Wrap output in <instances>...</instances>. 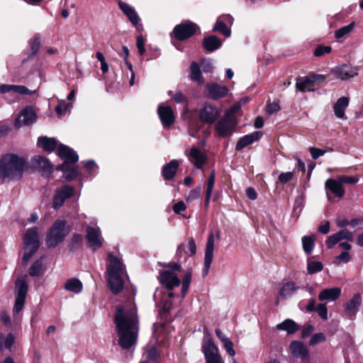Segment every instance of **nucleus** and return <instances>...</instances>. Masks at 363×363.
<instances>
[{"mask_svg": "<svg viewBox=\"0 0 363 363\" xmlns=\"http://www.w3.org/2000/svg\"><path fill=\"white\" fill-rule=\"evenodd\" d=\"M118 336V345L124 350H129L137 342L139 331L137 308L134 303L118 307L114 318Z\"/></svg>", "mask_w": 363, "mask_h": 363, "instance_id": "1", "label": "nucleus"}, {"mask_svg": "<svg viewBox=\"0 0 363 363\" xmlns=\"http://www.w3.org/2000/svg\"><path fill=\"white\" fill-rule=\"evenodd\" d=\"M25 160L16 155H6L0 160V178L4 180H17L22 177Z\"/></svg>", "mask_w": 363, "mask_h": 363, "instance_id": "2", "label": "nucleus"}, {"mask_svg": "<svg viewBox=\"0 0 363 363\" xmlns=\"http://www.w3.org/2000/svg\"><path fill=\"white\" fill-rule=\"evenodd\" d=\"M109 264L107 266L108 283L111 291L117 294L123 289L125 266L112 253L108 254Z\"/></svg>", "mask_w": 363, "mask_h": 363, "instance_id": "3", "label": "nucleus"}, {"mask_svg": "<svg viewBox=\"0 0 363 363\" xmlns=\"http://www.w3.org/2000/svg\"><path fill=\"white\" fill-rule=\"evenodd\" d=\"M69 231L70 228L66 220H56L46 235L45 244L48 247H55L65 239Z\"/></svg>", "mask_w": 363, "mask_h": 363, "instance_id": "4", "label": "nucleus"}, {"mask_svg": "<svg viewBox=\"0 0 363 363\" xmlns=\"http://www.w3.org/2000/svg\"><path fill=\"white\" fill-rule=\"evenodd\" d=\"M23 242L25 249L22 262L26 264L30 260L40 247L38 228L35 227L28 229L24 235Z\"/></svg>", "mask_w": 363, "mask_h": 363, "instance_id": "5", "label": "nucleus"}, {"mask_svg": "<svg viewBox=\"0 0 363 363\" xmlns=\"http://www.w3.org/2000/svg\"><path fill=\"white\" fill-rule=\"evenodd\" d=\"M206 363H224L218 347L211 338H204L201 347Z\"/></svg>", "mask_w": 363, "mask_h": 363, "instance_id": "6", "label": "nucleus"}, {"mask_svg": "<svg viewBox=\"0 0 363 363\" xmlns=\"http://www.w3.org/2000/svg\"><path fill=\"white\" fill-rule=\"evenodd\" d=\"M236 125V121L233 114H226L216 125V131L219 136H230Z\"/></svg>", "mask_w": 363, "mask_h": 363, "instance_id": "7", "label": "nucleus"}, {"mask_svg": "<svg viewBox=\"0 0 363 363\" xmlns=\"http://www.w3.org/2000/svg\"><path fill=\"white\" fill-rule=\"evenodd\" d=\"M199 28L198 26L191 22L186 21L177 25L173 31V35L179 40H184L191 37Z\"/></svg>", "mask_w": 363, "mask_h": 363, "instance_id": "8", "label": "nucleus"}, {"mask_svg": "<svg viewBox=\"0 0 363 363\" xmlns=\"http://www.w3.org/2000/svg\"><path fill=\"white\" fill-rule=\"evenodd\" d=\"M16 301L13 307V312L18 313L22 311L28 291V285L23 279H18L16 284Z\"/></svg>", "mask_w": 363, "mask_h": 363, "instance_id": "9", "label": "nucleus"}, {"mask_svg": "<svg viewBox=\"0 0 363 363\" xmlns=\"http://www.w3.org/2000/svg\"><path fill=\"white\" fill-rule=\"evenodd\" d=\"M86 238L88 247L93 250L99 249L103 245V238L99 228L87 226Z\"/></svg>", "mask_w": 363, "mask_h": 363, "instance_id": "10", "label": "nucleus"}, {"mask_svg": "<svg viewBox=\"0 0 363 363\" xmlns=\"http://www.w3.org/2000/svg\"><path fill=\"white\" fill-rule=\"evenodd\" d=\"M342 240L352 242L354 240V234L347 228H344L330 235L325 240V245L328 249L333 248Z\"/></svg>", "mask_w": 363, "mask_h": 363, "instance_id": "11", "label": "nucleus"}, {"mask_svg": "<svg viewBox=\"0 0 363 363\" xmlns=\"http://www.w3.org/2000/svg\"><path fill=\"white\" fill-rule=\"evenodd\" d=\"M160 283L168 290H172L179 286L181 281L178 276L172 271L165 270L160 272Z\"/></svg>", "mask_w": 363, "mask_h": 363, "instance_id": "12", "label": "nucleus"}, {"mask_svg": "<svg viewBox=\"0 0 363 363\" xmlns=\"http://www.w3.org/2000/svg\"><path fill=\"white\" fill-rule=\"evenodd\" d=\"M74 194V188L69 185L62 186L56 191L52 201V208L55 210L59 209L63 206L65 201Z\"/></svg>", "mask_w": 363, "mask_h": 363, "instance_id": "13", "label": "nucleus"}, {"mask_svg": "<svg viewBox=\"0 0 363 363\" xmlns=\"http://www.w3.org/2000/svg\"><path fill=\"white\" fill-rule=\"evenodd\" d=\"M220 116L219 111L210 104L203 105L199 111V118L203 123L213 124Z\"/></svg>", "mask_w": 363, "mask_h": 363, "instance_id": "14", "label": "nucleus"}, {"mask_svg": "<svg viewBox=\"0 0 363 363\" xmlns=\"http://www.w3.org/2000/svg\"><path fill=\"white\" fill-rule=\"evenodd\" d=\"M213 250H214V237L213 234H211L207 240L206 250H205V258L204 264L202 269L203 277H206L209 272V269L213 258Z\"/></svg>", "mask_w": 363, "mask_h": 363, "instance_id": "15", "label": "nucleus"}, {"mask_svg": "<svg viewBox=\"0 0 363 363\" xmlns=\"http://www.w3.org/2000/svg\"><path fill=\"white\" fill-rule=\"evenodd\" d=\"M36 119L37 116L33 109L30 106H27L21 111V114L15 122V125L17 128H20L23 125H30L33 123Z\"/></svg>", "mask_w": 363, "mask_h": 363, "instance_id": "16", "label": "nucleus"}, {"mask_svg": "<svg viewBox=\"0 0 363 363\" xmlns=\"http://www.w3.org/2000/svg\"><path fill=\"white\" fill-rule=\"evenodd\" d=\"M157 113L164 127L168 128L174 123L175 116L169 106L159 105Z\"/></svg>", "mask_w": 363, "mask_h": 363, "instance_id": "17", "label": "nucleus"}, {"mask_svg": "<svg viewBox=\"0 0 363 363\" xmlns=\"http://www.w3.org/2000/svg\"><path fill=\"white\" fill-rule=\"evenodd\" d=\"M334 76L341 80H347L357 75V69L350 65H343L333 69Z\"/></svg>", "mask_w": 363, "mask_h": 363, "instance_id": "18", "label": "nucleus"}, {"mask_svg": "<svg viewBox=\"0 0 363 363\" xmlns=\"http://www.w3.org/2000/svg\"><path fill=\"white\" fill-rule=\"evenodd\" d=\"M58 156L64 160L63 164H69L78 161L79 157L76 152L65 145L60 144L57 148Z\"/></svg>", "mask_w": 363, "mask_h": 363, "instance_id": "19", "label": "nucleus"}, {"mask_svg": "<svg viewBox=\"0 0 363 363\" xmlns=\"http://www.w3.org/2000/svg\"><path fill=\"white\" fill-rule=\"evenodd\" d=\"M208 96L213 99H219L225 96L228 92L226 86L220 85L217 83H210L206 85Z\"/></svg>", "mask_w": 363, "mask_h": 363, "instance_id": "20", "label": "nucleus"}, {"mask_svg": "<svg viewBox=\"0 0 363 363\" xmlns=\"http://www.w3.org/2000/svg\"><path fill=\"white\" fill-rule=\"evenodd\" d=\"M325 188L340 199L342 198L345 195L344 186L337 178L336 179H327L325 182Z\"/></svg>", "mask_w": 363, "mask_h": 363, "instance_id": "21", "label": "nucleus"}, {"mask_svg": "<svg viewBox=\"0 0 363 363\" xmlns=\"http://www.w3.org/2000/svg\"><path fill=\"white\" fill-rule=\"evenodd\" d=\"M187 155L189 160L198 169L201 168L206 161V155L197 147H191Z\"/></svg>", "mask_w": 363, "mask_h": 363, "instance_id": "22", "label": "nucleus"}, {"mask_svg": "<svg viewBox=\"0 0 363 363\" xmlns=\"http://www.w3.org/2000/svg\"><path fill=\"white\" fill-rule=\"evenodd\" d=\"M119 8L121 9L123 13L126 16L130 23L135 27L139 25L140 18L138 15L135 10L130 6L129 4L125 2L118 3Z\"/></svg>", "mask_w": 363, "mask_h": 363, "instance_id": "23", "label": "nucleus"}, {"mask_svg": "<svg viewBox=\"0 0 363 363\" xmlns=\"http://www.w3.org/2000/svg\"><path fill=\"white\" fill-rule=\"evenodd\" d=\"M262 135L261 131H255L250 134L242 137L237 143L235 149L238 151L242 150L246 146L252 144L254 142L260 139Z\"/></svg>", "mask_w": 363, "mask_h": 363, "instance_id": "24", "label": "nucleus"}, {"mask_svg": "<svg viewBox=\"0 0 363 363\" xmlns=\"http://www.w3.org/2000/svg\"><path fill=\"white\" fill-rule=\"evenodd\" d=\"M341 295V289L339 287H333L325 289L318 294V299L320 301H335Z\"/></svg>", "mask_w": 363, "mask_h": 363, "instance_id": "25", "label": "nucleus"}, {"mask_svg": "<svg viewBox=\"0 0 363 363\" xmlns=\"http://www.w3.org/2000/svg\"><path fill=\"white\" fill-rule=\"evenodd\" d=\"M179 163L176 160H172L167 164L163 166L162 169V174L164 180H172L177 172Z\"/></svg>", "mask_w": 363, "mask_h": 363, "instance_id": "26", "label": "nucleus"}, {"mask_svg": "<svg viewBox=\"0 0 363 363\" xmlns=\"http://www.w3.org/2000/svg\"><path fill=\"white\" fill-rule=\"evenodd\" d=\"M361 304V296L359 294H355L345 304V313L348 316H354L359 311Z\"/></svg>", "mask_w": 363, "mask_h": 363, "instance_id": "27", "label": "nucleus"}, {"mask_svg": "<svg viewBox=\"0 0 363 363\" xmlns=\"http://www.w3.org/2000/svg\"><path fill=\"white\" fill-rule=\"evenodd\" d=\"M189 79L192 82L202 85L205 83V79L202 75L201 68L198 63L192 62L189 67Z\"/></svg>", "mask_w": 363, "mask_h": 363, "instance_id": "28", "label": "nucleus"}, {"mask_svg": "<svg viewBox=\"0 0 363 363\" xmlns=\"http://www.w3.org/2000/svg\"><path fill=\"white\" fill-rule=\"evenodd\" d=\"M221 45L222 41L216 35H209L203 39V46L207 52H213Z\"/></svg>", "mask_w": 363, "mask_h": 363, "instance_id": "29", "label": "nucleus"}, {"mask_svg": "<svg viewBox=\"0 0 363 363\" xmlns=\"http://www.w3.org/2000/svg\"><path fill=\"white\" fill-rule=\"evenodd\" d=\"M349 104V98L346 96H342L337 99L333 106V111L335 115L338 118H345V111Z\"/></svg>", "mask_w": 363, "mask_h": 363, "instance_id": "30", "label": "nucleus"}, {"mask_svg": "<svg viewBox=\"0 0 363 363\" xmlns=\"http://www.w3.org/2000/svg\"><path fill=\"white\" fill-rule=\"evenodd\" d=\"M290 350L295 357L305 358L308 354L306 347L301 342L293 341L290 344Z\"/></svg>", "mask_w": 363, "mask_h": 363, "instance_id": "31", "label": "nucleus"}, {"mask_svg": "<svg viewBox=\"0 0 363 363\" xmlns=\"http://www.w3.org/2000/svg\"><path fill=\"white\" fill-rule=\"evenodd\" d=\"M277 330H284L287 334H294L297 332L299 329V326L295 321L291 319H286L283 322L276 325Z\"/></svg>", "mask_w": 363, "mask_h": 363, "instance_id": "32", "label": "nucleus"}, {"mask_svg": "<svg viewBox=\"0 0 363 363\" xmlns=\"http://www.w3.org/2000/svg\"><path fill=\"white\" fill-rule=\"evenodd\" d=\"M315 81L308 77H299L296 80V87L302 92L313 91Z\"/></svg>", "mask_w": 363, "mask_h": 363, "instance_id": "33", "label": "nucleus"}, {"mask_svg": "<svg viewBox=\"0 0 363 363\" xmlns=\"http://www.w3.org/2000/svg\"><path fill=\"white\" fill-rule=\"evenodd\" d=\"M298 289V286L293 281L285 283L280 289L279 296L287 298L294 294Z\"/></svg>", "mask_w": 363, "mask_h": 363, "instance_id": "34", "label": "nucleus"}, {"mask_svg": "<svg viewBox=\"0 0 363 363\" xmlns=\"http://www.w3.org/2000/svg\"><path fill=\"white\" fill-rule=\"evenodd\" d=\"M38 145L47 152H52L57 146V140L54 138L40 137Z\"/></svg>", "mask_w": 363, "mask_h": 363, "instance_id": "35", "label": "nucleus"}, {"mask_svg": "<svg viewBox=\"0 0 363 363\" xmlns=\"http://www.w3.org/2000/svg\"><path fill=\"white\" fill-rule=\"evenodd\" d=\"M66 290L79 294L82 291L83 286L82 283L77 279H70L67 280L65 284Z\"/></svg>", "mask_w": 363, "mask_h": 363, "instance_id": "36", "label": "nucleus"}, {"mask_svg": "<svg viewBox=\"0 0 363 363\" xmlns=\"http://www.w3.org/2000/svg\"><path fill=\"white\" fill-rule=\"evenodd\" d=\"M57 170L63 172L64 177L67 180H72L75 178L77 175V171L70 167L69 164H62L57 167Z\"/></svg>", "mask_w": 363, "mask_h": 363, "instance_id": "37", "label": "nucleus"}, {"mask_svg": "<svg viewBox=\"0 0 363 363\" xmlns=\"http://www.w3.org/2000/svg\"><path fill=\"white\" fill-rule=\"evenodd\" d=\"M158 354L155 347L150 346L146 350L145 353V359L142 360L140 363H157Z\"/></svg>", "mask_w": 363, "mask_h": 363, "instance_id": "38", "label": "nucleus"}, {"mask_svg": "<svg viewBox=\"0 0 363 363\" xmlns=\"http://www.w3.org/2000/svg\"><path fill=\"white\" fill-rule=\"evenodd\" d=\"M43 274V259L36 260L29 269V274L31 277H40Z\"/></svg>", "mask_w": 363, "mask_h": 363, "instance_id": "39", "label": "nucleus"}, {"mask_svg": "<svg viewBox=\"0 0 363 363\" xmlns=\"http://www.w3.org/2000/svg\"><path fill=\"white\" fill-rule=\"evenodd\" d=\"M191 277H192V269L189 268L182 280V298H184L187 294V291L189 288V285L191 281Z\"/></svg>", "mask_w": 363, "mask_h": 363, "instance_id": "40", "label": "nucleus"}, {"mask_svg": "<svg viewBox=\"0 0 363 363\" xmlns=\"http://www.w3.org/2000/svg\"><path fill=\"white\" fill-rule=\"evenodd\" d=\"M303 249L306 254H311L315 245L313 235H305L302 238Z\"/></svg>", "mask_w": 363, "mask_h": 363, "instance_id": "41", "label": "nucleus"}, {"mask_svg": "<svg viewBox=\"0 0 363 363\" xmlns=\"http://www.w3.org/2000/svg\"><path fill=\"white\" fill-rule=\"evenodd\" d=\"M35 160L38 167L41 169L43 172L47 173L51 171V164L45 157L42 156H38L35 157Z\"/></svg>", "mask_w": 363, "mask_h": 363, "instance_id": "42", "label": "nucleus"}, {"mask_svg": "<svg viewBox=\"0 0 363 363\" xmlns=\"http://www.w3.org/2000/svg\"><path fill=\"white\" fill-rule=\"evenodd\" d=\"M213 32H220L224 36L228 38L230 36L231 32L230 30L227 27V26L220 21H217L215 26L213 28Z\"/></svg>", "mask_w": 363, "mask_h": 363, "instance_id": "43", "label": "nucleus"}, {"mask_svg": "<svg viewBox=\"0 0 363 363\" xmlns=\"http://www.w3.org/2000/svg\"><path fill=\"white\" fill-rule=\"evenodd\" d=\"M354 27V22H352L349 25L342 27L335 32V37L337 39L343 38L350 33Z\"/></svg>", "mask_w": 363, "mask_h": 363, "instance_id": "44", "label": "nucleus"}, {"mask_svg": "<svg viewBox=\"0 0 363 363\" xmlns=\"http://www.w3.org/2000/svg\"><path fill=\"white\" fill-rule=\"evenodd\" d=\"M168 95L176 103H184L186 105L188 104V99L181 91L174 93L173 91H169Z\"/></svg>", "mask_w": 363, "mask_h": 363, "instance_id": "45", "label": "nucleus"}, {"mask_svg": "<svg viewBox=\"0 0 363 363\" xmlns=\"http://www.w3.org/2000/svg\"><path fill=\"white\" fill-rule=\"evenodd\" d=\"M351 260V255L349 251H342L340 255L337 256L334 260V264L340 265L341 264H345Z\"/></svg>", "mask_w": 363, "mask_h": 363, "instance_id": "46", "label": "nucleus"}, {"mask_svg": "<svg viewBox=\"0 0 363 363\" xmlns=\"http://www.w3.org/2000/svg\"><path fill=\"white\" fill-rule=\"evenodd\" d=\"M323 269V265L320 262H308L307 265V269L308 274H315L320 272Z\"/></svg>", "mask_w": 363, "mask_h": 363, "instance_id": "47", "label": "nucleus"}, {"mask_svg": "<svg viewBox=\"0 0 363 363\" xmlns=\"http://www.w3.org/2000/svg\"><path fill=\"white\" fill-rule=\"evenodd\" d=\"M201 194V186H197L194 189L190 191L189 194L186 197V201L189 203H191L199 198H200Z\"/></svg>", "mask_w": 363, "mask_h": 363, "instance_id": "48", "label": "nucleus"}, {"mask_svg": "<svg viewBox=\"0 0 363 363\" xmlns=\"http://www.w3.org/2000/svg\"><path fill=\"white\" fill-rule=\"evenodd\" d=\"M332 48L329 45H319L314 50V55L315 57H322L331 52Z\"/></svg>", "mask_w": 363, "mask_h": 363, "instance_id": "49", "label": "nucleus"}, {"mask_svg": "<svg viewBox=\"0 0 363 363\" xmlns=\"http://www.w3.org/2000/svg\"><path fill=\"white\" fill-rule=\"evenodd\" d=\"M13 88V92L18 93L20 94L33 95L36 92L35 90H29L26 86L23 85H14Z\"/></svg>", "mask_w": 363, "mask_h": 363, "instance_id": "50", "label": "nucleus"}, {"mask_svg": "<svg viewBox=\"0 0 363 363\" xmlns=\"http://www.w3.org/2000/svg\"><path fill=\"white\" fill-rule=\"evenodd\" d=\"M40 39L38 35L34 36V38L32 40H30V49H31L33 55H35L38 52V50L40 48Z\"/></svg>", "mask_w": 363, "mask_h": 363, "instance_id": "51", "label": "nucleus"}, {"mask_svg": "<svg viewBox=\"0 0 363 363\" xmlns=\"http://www.w3.org/2000/svg\"><path fill=\"white\" fill-rule=\"evenodd\" d=\"M318 314L323 320L328 319V309L325 303H320L315 308Z\"/></svg>", "mask_w": 363, "mask_h": 363, "instance_id": "52", "label": "nucleus"}, {"mask_svg": "<svg viewBox=\"0 0 363 363\" xmlns=\"http://www.w3.org/2000/svg\"><path fill=\"white\" fill-rule=\"evenodd\" d=\"M337 179L341 182L342 185L343 186L344 184H356L359 181V178L357 177H347V176H340L337 177Z\"/></svg>", "mask_w": 363, "mask_h": 363, "instance_id": "53", "label": "nucleus"}, {"mask_svg": "<svg viewBox=\"0 0 363 363\" xmlns=\"http://www.w3.org/2000/svg\"><path fill=\"white\" fill-rule=\"evenodd\" d=\"M215 180H216L215 171L212 170L211 172V174L208 179L207 188H206V193L212 194V191H213V189L214 187Z\"/></svg>", "mask_w": 363, "mask_h": 363, "instance_id": "54", "label": "nucleus"}, {"mask_svg": "<svg viewBox=\"0 0 363 363\" xmlns=\"http://www.w3.org/2000/svg\"><path fill=\"white\" fill-rule=\"evenodd\" d=\"M223 344L228 354L231 357H234L235 355V351L233 348V342L230 340H225V342H223Z\"/></svg>", "mask_w": 363, "mask_h": 363, "instance_id": "55", "label": "nucleus"}, {"mask_svg": "<svg viewBox=\"0 0 363 363\" xmlns=\"http://www.w3.org/2000/svg\"><path fill=\"white\" fill-rule=\"evenodd\" d=\"M309 151L311 155V157L313 160H317L320 156H323L326 150H323L322 149L311 147H309Z\"/></svg>", "mask_w": 363, "mask_h": 363, "instance_id": "56", "label": "nucleus"}, {"mask_svg": "<svg viewBox=\"0 0 363 363\" xmlns=\"http://www.w3.org/2000/svg\"><path fill=\"white\" fill-rule=\"evenodd\" d=\"M325 337L323 333H319L313 335L310 340L311 345H315L319 342H324Z\"/></svg>", "mask_w": 363, "mask_h": 363, "instance_id": "57", "label": "nucleus"}, {"mask_svg": "<svg viewBox=\"0 0 363 363\" xmlns=\"http://www.w3.org/2000/svg\"><path fill=\"white\" fill-rule=\"evenodd\" d=\"M294 177V173L291 172H282L279 176V181L282 184H286Z\"/></svg>", "mask_w": 363, "mask_h": 363, "instance_id": "58", "label": "nucleus"}, {"mask_svg": "<svg viewBox=\"0 0 363 363\" xmlns=\"http://www.w3.org/2000/svg\"><path fill=\"white\" fill-rule=\"evenodd\" d=\"M280 109V106L278 103L272 102L268 103L266 106V110L268 113L272 114Z\"/></svg>", "mask_w": 363, "mask_h": 363, "instance_id": "59", "label": "nucleus"}, {"mask_svg": "<svg viewBox=\"0 0 363 363\" xmlns=\"http://www.w3.org/2000/svg\"><path fill=\"white\" fill-rule=\"evenodd\" d=\"M137 48L138 49V52L140 55H143L145 49V40L142 35H140L137 38Z\"/></svg>", "mask_w": 363, "mask_h": 363, "instance_id": "60", "label": "nucleus"}, {"mask_svg": "<svg viewBox=\"0 0 363 363\" xmlns=\"http://www.w3.org/2000/svg\"><path fill=\"white\" fill-rule=\"evenodd\" d=\"M189 256H193L196 253V246L194 240L191 238L188 240Z\"/></svg>", "mask_w": 363, "mask_h": 363, "instance_id": "61", "label": "nucleus"}, {"mask_svg": "<svg viewBox=\"0 0 363 363\" xmlns=\"http://www.w3.org/2000/svg\"><path fill=\"white\" fill-rule=\"evenodd\" d=\"M186 208V206L185 203H184V201H182L176 203L173 206V210H174V213L177 214H179L182 211H185Z\"/></svg>", "mask_w": 363, "mask_h": 363, "instance_id": "62", "label": "nucleus"}, {"mask_svg": "<svg viewBox=\"0 0 363 363\" xmlns=\"http://www.w3.org/2000/svg\"><path fill=\"white\" fill-rule=\"evenodd\" d=\"M203 71L206 73H211L213 72V66L210 61L203 60L202 62Z\"/></svg>", "mask_w": 363, "mask_h": 363, "instance_id": "63", "label": "nucleus"}, {"mask_svg": "<svg viewBox=\"0 0 363 363\" xmlns=\"http://www.w3.org/2000/svg\"><path fill=\"white\" fill-rule=\"evenodd\" d=\"M335 223L338 228L344 229L346 228V227L349 225V220L346 218H337L335 220Z\"/></svg>", "mask_w": 363, "mask_h": 363, "instance_id": "64", "label": "nucleus"}]
</instances>
